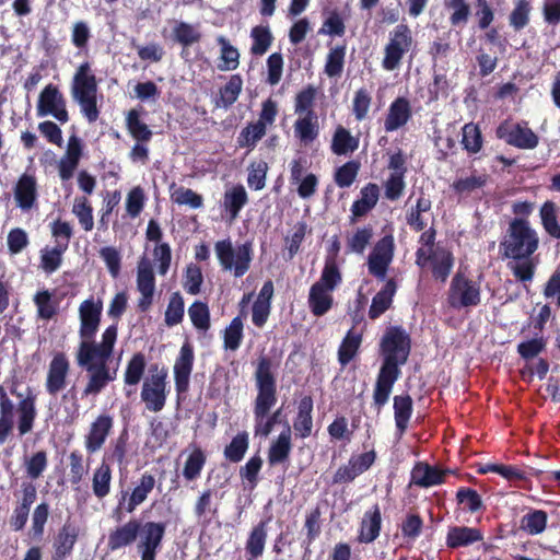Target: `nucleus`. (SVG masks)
I'll use <instances>...</instances> for the list:
<instances>
[{
  "instance_id": "obj_1",
  "label": "nucleus",
  "mask_w": 560,
  "mask_h": 560,
  "mask_svg": "<svg viewBox=\"0 0 560 560\" xmlns=\"http://www.w3.org/2000/svg\"><path fill=\"white\" fill-rule=\"evenodd\" d=\"M118 326L109 325L102 334L98 346H82L75 351V363L86 373V383L81 392V399L97 397L116 381L118 364L112 366L110 358L117 341Z\"/></svg>"
},
{
  "instance_id": "obj_2",
  "label": "nucleus",
  "mask_w": 560,
  "mask_h": 560,
  "mask_svg": "<svg viewBox=\"0 0 560 560\" xmlns=\"http://www.w3.org/2000/svg\"><path fill=\"white\" fill-rule=\"evenodd\" d=\"M411 351V338L400 326H389L380 341V353L383 358L374 390L373 404L377 411L388 402L394 384L401 375L400 366L408 361Z\"/></svg>"
},
{
  "instance_id": "obj_3",
  "label": "nucleus",
  "mask_w": 560,
  "mask_h": 560,
  "mask_svg": "<svg viewBox=\"0 0 560 560\" xmlns=\"http://www.w3.org/2000/svg\"><path fill=\"white\" fill-rule=\"evenodd\" d=\"M539 247V236L530 226L528 220L515 218L509 223V228L499 245L502 258L512 259L509 262L515 279L520 282H530L535 276L538 260L533 255Z\"/></svg>"
},
{
  "instance_id": "obj_4",
  "label": "nucleus",
  "mask_w": 560,
  "mask_h": 560,
  "mask_svg": "<svg viewBox=\"0 0 560 560\" xmlns=\"http://www.w3.org/2000/svg\"><path fill=\"white\" fill-rule=\"evenodd\" d=\"M254 378L257 389L253 408L255 434L268 436L275 425L280 422L282 412V409L279 408L269 415L277 404V378L271 358L265 354L258 358Z\"/></svg>"
},
{
  "instance_id": "obj_5",
  "label": "nucleus",
  "mask_w": 560,
  "mask_h": 560,
  "mask_svg": "<svg viewBox=\"0 0 560 560\" xmlns=\"http://www.w3.org/2000/svg\"><path fill=\"white\" fill-rule=\"evenodd\" d=\"M36 418V397L34 395H26L15 405L7 388L0 384V445L13 436L15 429L20 438L31 433Z\"/></svg>"
},
{
  "instance_id": "obj_6",
  "label": "nucleus",
  "mask_w": 560,
  "mask_h": 560,
  "mask_svg": "<svg viewBox=\"0 0 560 560\" xmlns=\"http://www.w3.org/2000/svg\"><path fill=\"white\" fill-rule=\"evenodd\" d=\"M72 97L80 105L81 113L89 122L98 119L97 81L88 61L81 63L74 73Z\"/></svg>"
},
{
  "instance_id": "obj_7",
  "label": "nucleus",
  "mask_w": 560,
  "mask_h": 560,
  "mask_svg": "<svg viewBox=\"0 0 560 560\" xmlns=\"http://www.w3.org/2000/svg\"><path fill=\"white\" fill-rule=\"evenodd\" d=\"M214 250L222 269L233 271L236 278L243 277L249 270L253 260L250 242L234 248L230 238L221 240L214 244Z\"/></svg>"
},
{
  "instance_id": "obj_8",
  "label": "nucleus",
  "mask_w": 560,
  "mask_h": 560,
  "mask_svg": "<svg viewBox=\"0 0 560 560\" xmlns=\"http://www.w3.org/2000/svg\"><path fill=\"white\" fill-rule=\"evenodd\" d=\"M415 45L412 31L406 23L396 25L388 34V40L383 49L382 67L386 71L398 69L404 57Z\"/></svg>"
},
{
  "instance_id": "obj_9",
  "label": "nucleus",
  "mask_w": 560,
  "mask_h": 560,
  "mask_svg": "<svg viewBox=\"0 0 560 560\" xmlns=\"http://www.w3.org/2000/svg\"><path fill=\"white\" fill-rule=\"evenodd\" d=\"M150 377H147L141 387V400L144 402L145 408L152 412L161 411L166 404L167 398V371L165 369L159 370V365H151Z\"/></svg>"
},
{
  "instance_id": "obj_10",
  "label": "nucleus",
  "mask_w": 560,
  "mask_h": 560,
  "mask_svg": "<svg viewBox=\"0 0 560 560\" xmlns=\"http://www.w3.org/2000/svg\"><path fill=\"white\" fill-rule=\"evenodd\" d=\"M103 312V302L93 296L84 300L79 306L80 328L79 336L80 342L77 349L82 346H98L100 342L95 341L96 332L98 331Z\"/></svg>"
},
{
  "instance_id": "obj_11",
  "label": "nucleus",
  "mask_w": 560,
  "mask_h": 560,
  "mask_svg": "<svg viewBox=\"0 0 560 560\" xmlns=\"http://www.w3.org/2000/svg\"><path fill=\"white\" fill-rule=\"evenodd\" d=\"M481 302L480 284L463 272L457 271L452 278L447 303L453 308L477 306Z\"/></svg>"
},
{
  "instance_id": "obj_12",
  "label": "nucleus",
  "mask_w": 560,
  "mask_h": 560,
  "mask_svg": "<svg viewBox=\"0 0 560 560\" xmlns=\"http://www.w3.org/2000/svg\"><path fill=\"white\" fill-rule=\"evenodd\" d=\"M495 136L506 144L521 150H533L539 143V137L528 127L527 121L514 122L505 119L497 127Z\"/></svg>"
},
{
  "instance_id": "obj_13",
  "label": "nucleus",
  "mask_w": 560,
  "mask_h": 560,
  "mask_svg": "<svg viewBox=\"0 0 560 560\" xmlns=\"http://www.w3.org/2000/svg\"><path fill=\"white\" fill-rule=\"evenodd\" d=\"M37 117L52 116L60 124L69 121L67 100L58 85L49 83L39 93L36 105Z\"/></svg>"
},
{
  "instance_id": "obj_14",
  "label": "nucleus",
  "mask_w": 560,
  "mask_h": 560,
  "mask_svg": "<svg viewBox=\"0 0 560 560\" xmlns=\"http://www.w3.org/2000/svg\"><path fill=\"white\" fill-rule=\"evenodd\" d=\"M141 530L138 534L139 540L137 551L141 560H156L158 553L162 549V544L166 534L165 522L140 521Z\"/></svg>"
},
{
  "instance_id": "obj_15",
  "label": "nucleus",
  "mask_w": 560,
  "mask_h": 560,
  "mask_svg": "<svg viewBox=\"0 0 560 560\" xmlns=\"http://www.w3.org/2000/svg\"><path fill=\"white\" fill-rule=\"evenodd\" d=\"M395 243L392 235H385L374 245L368 258L369 272L376 279L384 280L394 258Z\"/></svg>"
},
{
  "instance_id": "obj_16",
  "label": "nucleus",
  "mask_w": 560,
  "mask_h": 560,
  "mask_svg": "<svg viewBox=\"0 0 560 560\" xmlns=\"http://www.w3.org/2000/svg\"><path fill=\"white\" fill-rule=\"evenodd\" d=\"M70 373V361L65 352H57L48 364L45 388L46 392L56 396L67 386Z\"/></svg>"
},
{
  "instance_id": "obj_17",
  "label": "nucleus",
  "mask_w": 560,
  "mask_h": 560,
  "mask_svg": "<svg viewBox=\"0 0 560 560\" xmlns=\"http://www.w3.org/2000/svg\"><path fill=\"white\" fill-rule=\"evenodd\" d=\"M195 353L194 347L186 341L180 347L179 353L174 363L175 389L178 395L185 394L189 389L190 374L194 369Z\"/></svg>"
},
{
  "instance_id": "obj_18",
  "label": "nucleus",
  "mask_w": 560,
  "mask_h": 560,
  "mask_svg": "<svg viewBox=\"0 0 560 560\" xmlns=\"http://www.w3.org/2000/svg\"><path fill=\"white\" fill-rule=\"evenodd\" d=\"M114 428V417L109 413L98 415L90 424L89 432L84 436V446L89 454L98 452L105 444Z\"/></svg>"
},
{
  "instance_id": "obj_19",
  "label": "nucleus",
  "mask_w": 560,
  "mask_h": 560,
  "mask_svg": "<svg viewBox=\"0 0 560 560\" xmlns=\"http://www.w3.org/2000/svg\"><path fill=\"white\" fill-rule=\"evenodd\" d=\"M137 290L140 292L137 307L144 313L150 310L155 291L154 272L151 264L144 258L141 259L137 269Z\"/></svg>"
},
{
  "instance_id": "obj_20",
  "label": "nucleus",
  "mask_w": 560,
  "mask_h": 560,
  "mask_svg": "<svg viewBox=\"0 0 560 560\" xmlns=\"http://www.w3.org/2000/svg\"><path fill=\"white\" fill-rule=\"evenodd\" d=\"M15 205L26 212L37 206L38 185L34 174L23 173L13 186Z\"/></svg>"
},
{
  "instance_id": "obj_21",
  "label": "nucleus",
  "mask_w": 560,
  "mask_h": 560,
  "mask_svg": "<svg viewBox=\"0 0 560 560\" xmlns=\"http://www.w3.org/2000/svg\"><path fill=\"white\" fill-rule=\"evenodd\" d=\"M412 118V107L410 101L405 96L396 97L387 109L384 119V130L394 132L405 127Z\"/></svg>"
},
{
  "instance_id": "obj_22",
  "label": "nucleus",
  "mask_w": 560,
  "mask_h": 560,
  "mask_svg": "<svg viewBox=\"0 0 560 560\" xmlns=\"http://www.w3.org/2000/svg\"><path fill=\"white\" fill-rule=\"evenodd\" d=\"M155 487V478L149 472L141 475L139 482L129 494L128 491L121 492V498L118 501V509H120L127 501L125 510L128 513H132L140 504H142L148 495L152 492Z\"/></svg>"
},
{
  "instance_id": "obj_23",
  "label": "nucleus",
  "mask_w": 560,
  "mask_h": 560,
  "mask_svg": "<svg viewBox=\"0 0 560 560\" xmlns=\"http://www.w3.org/2000/svg\"><path fill=\"white\" fill-rule=\"evenodd\" d=\"M78 536V528L74 525L63 524L54 538L49 560H67L73 552Z\"/></svg>"
},
{
  "instance_id": "obj_24",
  "label": "nucleus",
  "mask_w": 560,
  "mask_h": 560,
  "mask_svg": "<svg viewBox=\"0 0 560 560\" xmlns=\"http://www.w3.org/2000/svg\"><path fill=\"white\" fill-rule=\"evenodd\" d=\"M140 520L131 518L121 526H117L110 530L107 538V548L110 551H116L127 546L132 545L140 533Z\"/></svg>"
},
{
  "instance_id": "obj_25",
  "label": "nucleus",
  "mask_w": 560,
  "mask_h": 560,
  "mask_svg": "<svg viewBox=\"0 0 560 560\" xmlns=\"http://www.w3.org/2000/svg\"><path fill=\"white\" fill-rule=\"evenodd\" d=\"M292 451V431L289 423H285V428L280 432L278 438L271 442L267 458L270 466L285 464L290 459Z\"/></svg>"
},
{
  "instance_id": "obj_26",
  "label": "nucleus",
  "mask_w": 560,
  "mask_h": 560,
  "mask_svg": "<svg viewBox=\"0 0 560 560\" xmlns=\"http://www.w3.org/2000/svg\"><path fill=\"white\" fill-rule=\"evenodd\" d=\"M382 529V514L378 504H374L365 511L359 530L358 540L362 544H371L380 536Z\"/></svg>"
},
{
  "instance_id": "obj_27",
  "label": "nucleus",
  "mask_w": 560,
  "mask_h": 560,
  "mask_svg": "<svg viewBox=\"0 0 560 560\" xmlns=\"http://www.w3.org/2000/svg\"><path fill=\"white\" fill-rule=\"evenodd\" d=\"M380 198V187L374 183H369L360 190V198L351 206L350 222L354 223L358 218L366 215L377 203Z\"/></svg>"
},
{
  "instance_id": "obj_28",
  "label": "nucleus",
  "mask_w": 560,
  "mask_h": 560,
  "mask_svg": "<svg viewBox=\"0 0 560 560\" xmlns=\"http://www.w3.org/2000/svg\"><path fill=\"white\" fill-rule=\"evenodd\" d=\"M313 408L314 401L312 396H303L298 405V413L293 421L295 435L306 439L312 434L313 430Z\"/></svg>"
},
{
  "instance_id": "obj_29",
  "label": "nucleus",
  "mask_w": 560,
  "mask_h": 560,
  "mask_svg": "<svg viewBox=\"0 0 560 560\" xmlns=\"http://www.w3.org/2000/svg\"><path fill=\"white\" fill-rule=\"evenodd\" d=\"M397 291L395 279H388L383 288L373 296L369 308V317L372 320L381 317L387 310L392 307L394 296Z\"/></svg>"
},
{
  "instance_id": "obj_30",
  "label": "nucleus",
  "mask_w": 560,
  "mask_h": 560,
  "mask_svg": "<svg viewBox=\"0 0 560 560\" xmlns=\"http://www.w3.org/2000/svg\"><path fill=\"white\" fill-rule=\"evenodd\" d=\"M448 470L440 469L427 463H418L411 472V481L422 488L442 485Z\"/></svg>"
},
{
  "instance_id": "obj_31",
  "label": "nucleus",
  "mask_w": 560,
  "mask_h": 560,
  "mask_svg": "<svg viewBox=\"0 0 560 560\" xmlns=\"http://www.w3.org/2000/svg\"><path fill=\"white\" fill-rule=\"evenodd\" d=\"M483 539L480 529L468 526H453L446 535V546L451 549L467 547Z\"/></svg>"
},
{
  "instance_id": "obj_32",
  "label": "nucleus",
  "mask_w": 560,
  "mask_h": 560,
  "mask_svg": "<svg viewBox=\"0 0 560 560\" xmlns=\"http://www.w3.org/2000/svg\"><path fill=\"white\" fill-rule=\"evenodd\" d=\"M454 255L445 247H436L435 256L430 264L431 273L434 280L445 283L454 267Z\"/></svg>"
},
{
  "instance_id": "obj_33",
  "label": "nucleus",
  "mask_w": 560,
  "mask_h": 560,
  "mask_svg": "<svg viewBox=\"0 0 560 560\" xmlns=\"http://www.w3.org/2000/svg\"><path fill=\"white\" fill-rule=\"evenodd\" d=\"M267 524L268 521H260L252 528L245 544L247 560H256L262 556L267 540Z\"/></svg>"
},
{
  "instance_id": "obj_34",
  "label": "nucleus",
  "mask_w": 560,
  "mask_h": 560,
  "mask_svg": "<svg viewBox=\"0 0 560 560\" xmlns=\"http://www.w3.org/2000/svg\"><path fill=\"white\" fill-rule=\"evenodd\" d=\"M293 131L301 143L307 145L315 141L319 135V124L317 115L299 116L294 121Z\"/></svg>"
},
{
  "instance_id": "obj_35",
  "label": "nucleus",
  "mask_w": 560,
  "mask_h": 560,
  "mask_svg": "<svg viewBox=\"0 0 560 560\" xmlns=\"http://www.w3.org/2000/svg\"><path fill=\"white\" fill-rule=\"evenodd\" d=\"M362 340L363 334L361 331H355L353 327L347 331L338 348V362L341 366H346L355 358Z\"/></svg>"
},
{
  "instance_id": "obj_36",
  "label": "nucleus",
  "mask_w": 560,
  "mask_h": 560,
  "mask_svg": "<svg viewBox=\"0 0 560 560\" xmlns=\"http://www.w3.org/2000/svg\"><path fill=\"white\" fill-rule=\"evenodd\" d=\"M334 298L329 291L320 288L319 284H313L308 293V307L316 317L324 316L332 307Z\"/></svg>"
},
{
  "instance_id": "obj_37",
  "label": "nucleus",
  "mask_w": 560,
  "mask_h": 560,
  "mask_svg": "<svg viewBox=\"0 0 560 560\" xmlns=\"http://www.w3.org/2000/svg\"><path fill=\"white\" fill-rule=\"evenodd\" d=\"M359 148V138L353 137L343 126L339 125L332 135L330 149L336 155H347Z\"/></svg>"
},
{
  "instance_id": "obj_38",
  "label": "nucleus",
  "mask_w": 560,
  "mask_h": 560,
  "mask_svg": "<svg viewBox=\"0 0 560 560\" xmlns=\"http://www.w3.org/2000/svg\"><path fill=\"white\" fill-rule=\"evenodd\" d=\"M548 523V514L544 510L529 509L521 517L520 529L527 535L536 536L545 532Z\"/></svg>"
},
{
  "instance_id": "obj_39",
  "label": "nucleus",
  "mask_w": 560,
  "mask_h": 560,
  "mask_svg": "<svg viewBox=\"0 0 560 560\" xmlns=\"http://www.w3.org/2000/svg\"><path fill=\"white\" fill-rule=\"evenodd\" d=\"M248 202V196L243 185L238 184L228 189L223 197V207L232 220L236 219Z\"/></svg>"
},
{
  "instance_id": "obj_40",
  "label": "nucleus",
  "mask_w": 560,
  "mask_h": 560,
  "mask_svg": "<svg viewBox=\"0 0 560 560\" xmlns=\"http://www.w3.org/2000/svg\"><path fill=\"white\" fill-rule=\"evenodd\" d=\"M126 128L131 138L137 142H150L153 137L152 130L141 120L139 110L135 108L127 113Z\"/></svg>"
},
{
  "instance_id": "obj_41",
  "label": "nucleus",
  "mask_w": 560,
  "mask_h": 560,
  "mask_svg": "<svg viewBox=\"0 0 560 560\" xmlns=\"http://www.w3.org/2000/svg\"><path fill=\"white\" fill-rule=\"evenodd\" d=\"M112 468L105 459L94 469L92 476V490L96 498L103 499L110 492Z\"/></svg>"
},
{
  "instance_id": "obj_42",
  "label": "nucleus",
  "mask_w": 560,
  "mask_h": 560,
  "mask_svg": "<svg viewBox=\"0 0 560 560\" xmlns=\"http://www.w3.org/2000/svg\"><path fill=\"white\" fill-rule=\"evenodd\" d=\"M394 417L395 424L400 435H402L412 415V398L409 395H397L394 397Z\"/></svg>"
},
{
  "instance_id": "obj_43",
  "label": "nucleus",
  "mask_w": 560,
  "mask_h": 560,
  "mask_svg": "<svg viewBox=\"0 0 560 560\" xmlns=\"http://www.w3.org/2000/svg\"><path fill=\"white\" fill-rule=\"evenodd\" d=\"M243 86V80L240 74H233L229 81L219 90V97L215 100L217 107L229 108L238 98Z\"/></svg>"
},
{
  "instance_id": "obj_44",
  "label": "nucleus",
  "mask_w": 560,
  "mask_h": 560,
  "mask_svg": "<svg viewBox=\"0 0 560 560\" xmlns=\"http://www.w3.org/2000/svg\"><path fill=\"white\" fill-rule=\"evenodd\" d=\"M128 441L129 434L127 429H124L119 435L112 441L109 452L104 456L105 462L116 463L119 467L126 468L128 465L127 453H128Z\"/></svg>"
},
{
  "instance_id": "obj_45",
  "label": "nucleus",
  "mask_w": 560,
  "mask_h": 560,
  "mask_svg": "<svg viewBox=\"0 0 560 560\" xmlns=\"http://www.w3.org/2000/svg\"><path fill=\"white\" fill-rule=\"evenodd\" d=\"M267 129L262 122H249L244 127L237 136L236 142L238 148H245L248 152L256 148V144L266 136Z\"/></svg>"
},
{
  "instance_id": "obj_46",
  "label": "nucleus",
  "mask_w": 560,
  "mask_h": 560,
  "mask_svg": "<svg viewBox=\"0 0 560 560\" xmlns=\"http://www.w3.org/2000/svg\"><path fill=\"white\" fill-rule=\"evenodd\" d=\"M223 348L230 351H236L244 339V322L241 315L235 316L225 327L222 334Z\"/></svg>"
},
{
  "instance_id": "obj_47",
  "label": "nucleus",
  "mask_w": 560,
  "mask_h": 560,
  "mask_svg": "<svg viewBox=\"0 0 560 560\" xmlns=\"http://www.w3.org/2000/svg\"><path fill=\"white\" fill-rule=\"evenodd\" d=\"M217 43L220 46V63L218 65L221 71H232L240 66V52L228 38L220 35L217 37Z\"/></svg>"
},
{
  "instance_id": "obj_48",
  "label": "nucleus",
  "mask_w": 560,
  "mask_h": 560,
  "mask_svg": "<svg viewBox=\"0 0 560 560\" xmlns=\"http://www.w3.org/2000/svg\"><path fill=\"white\" fill-rule=\"evenodd\" d=\"M249 446V435L246 431L238 432L231 442L225 445L223 455L231 463L237 464L243 460Z\"/></svg>"
},
{
  "instance_id": "obj_49",
  "label": "nucleus",
  "mask_w": 560,
  "mask_h": 560,
  "mask_svg": "<svg viewBox=\"0 0 560 560\" xmlns=\"http://www.w3.org/2000/svg\"><path fill=\"white\" fill-rule=\"evenodd\" d=\"M147 368V359L142 352H136L127 362L124 373V383L127 386H136L143 377Z\"/></svg>"
},
{
  "instance_id": "obj_50",
  "label": "nucleus",
  "mask_w": 560,
  "mask_h": 560,
  "mask_svg": "<svg viewBox=\"0 0 560 560\" xmlns=\"http://www.w3.org/2000/svg\"><path fill=\"white\" fill-rule=\"evenodd\" d=\"M462 145L469 154H477L483 147V137L477 124L468 122L462 128Z\"/></svg>"
},
{
  "instance_id": "obj_51",
  "label": "nucleus",
  "mask_w": 560,
  "mask_h": 560,
  "mask_svg": "<svg viewBox=\"0 0 560 560\" xmlns=\"http://www.w3.org/2000/svg\"><path fill=\"white\" fill-rule=\"evenodd\" d=\"M252 47L250 52L254 56L265 55L272 44L273 36L268 25H256L250 31Z\"/></svg>"
},
{
  "instance_id": "obj_52",
  "label": "nucleus",
  "mask_w": 560,
  "mask_h": 560,
  "mask_svg": "<svg viewBox=\"0 0 560 560\" xmlns=\"http://www.w3.org/2000/svg\"><path fill=\"white\" fill-rule=\"evenodd\" d=\"M317 96V89L308 84L304 89H302L296 95L294 100V113L298 116L305 115H317L314 110V105Z\"/></svg>"
},
{
  "instance_id": "obj_53",
  "label": "nucleus",
  "mask_w": 560,
  "mask_h": 560,
  "mask_svg": "<svg viewBox=\"0 0 560 560\" xmlns=\"http://www.w3.org/2000/svg\"><path fill=\"white\" fill-rule=\"evenodd\" d=\"M207 455L198 446H196L188 455L184 468L183 476L187 481L196 480L200 477V474L206 465Z\"/></svg>"
},
{
  "instance_id": "obj_54",
  "label": "nucleus",
  "mask_w": 560,
  "mask_h": 560,
  "mask_svg": "<svg viewBox=\"0 0 560 560\" xmlns=\"http://www.w3.org/2000/svg\"><path fill=\"white\" fill-rule=\"evenodd\" d=\"M67 250V244H56L51 249L40 252V268L48 275L57 271L62 262V255Z\"/></svg>"
},
{
  "instance_id": "obj_55",
  "label": "nucleus",
  "mask_w": 560,
  "mask_h": 560,
  "mask_svg": "<svg viewBox=\"0 0 560 560\" xmlns=\"http://www.w3.org/2000/svg\"><path fill=\"white\" fill-rule=\"evenodd\" d=\"M173 39L183 47H189L201 40V33L187 22H177L172 32Z\"/></svg>"
},
{
  "instance_id": "obj_56",
  "label": "nucleus",
  "mask_w": 560,
  "mask_h": 560,
  "mask_svg": "<svg viewBox=\"0 0 560 560\" xmlns=\"http://www.w3.org/2000/svg\"><path fill=\"white\" fill-rule=\"evenodd\" d=\"M540 219L545 231L555 238H560V224L557 220V206L553 201L547 200L540 208Z\"/></svg>"
},
{
  "instance_id": "obj_57",
  "label": "nucleus",
  "mask_w": 560,
  "mask_h": 560,
  "mask_svg": "<svg viewBox=\"0 0 560 560\" xmlns=\"http://www.w3.org/2000/svg\"><path fill=\"white\" fill-rule=\"evenodd\" d=\"M540 219L545 231L555 238H560V224L557 220V206L553 201L547 200L540 208Z\"/></svg>"
},
{
  "instance_id": "obj_58",
  "label": "nucleus",
  "mask_w": 560,
  "mask_h": 560,
  "mask_svg": "<svg viewBox=\"0 0 560 560\" xmlns=\"http://www.w3.org/2000/svg\"><path fill=\"white\" fill-rule=\"evenodd\" d=\"M33 301L40 319L49 320L58 313V303L52 300V294L48 290L38 291Z\"/></svg>"
},
{
  "instance_id": "obj_59",
  "label": "nucleus",
  "mask_w": 560,
  "mask_h": 560,
  "mask_svg": "<svg viewBox=\"0 0 560 560\" xmlns=\"http://www.w3.org/2000/svg\"><path fill=\"white\" fill-rule=\"evenodd\" d=\"M342 281L341 272L335 258L327 259L323 268L320 278L314 284H319L326 291H334Z\"/></svg>"
},
{
  "instance_id": "obj_60",
  "label": "nucleus",
  "mask_w": 560,
  "mask_h": 560,
  "mask_svg": "<svg viewBox=\"0 0 560 560\" xmlns=\"http://www.w3.org/2000/svg\"><path fill=\"white\" fill-rule=\"evenodd\" d=\"M72 213L78 218L81 228L90 232L94 228L93 208L86 197H75Z\"/></svg>"
},
{
  "instance_id": "obj_61",
  "label": "nucleus",
  "mask_w": 560,
  "mask_h": 560,
  "mask_svg": "<svg viewBox=\"0 0 560 560\" xmlns=\"http://www.w3.org/2000/svg\"><path fill=\"white\" fill-rule=\"evenodd\" d=\"M185 314V302L180 292H174L170 296V301L165 311L164 322L167 327H173L183 322Z\"/></svg>"
},
{
  "instance_id": "obj_62",
  "label": "nucleus",
  "mask_w": 560,
  "mask_h": 560,
  "mask_svg": "<svg viewBox=\"0 0 560 560\" xmlns=\"http://www.w3.org/2000/svg\"><path fill=\"white\" fill-rule=\"evenodd\" d=\"M456 500L465 511L471 514L485 509L481 495L472 488L460 487L456 492Z\"/></svg>"
},
{
  "instance_id": "obj_63",
  "label": "nucleus",
  "mask_w": 560,
  "mask_h": 560,
  "mask_svg": "<svg viewBox=\"0 0 560 560\" xmlns=\"http://www.w3.org/2000/svg\"><path fill=\"white\" fill-rule=\"evenodd\" d=\"M423 529V520L418 513H408L400 524L401 536L406 542H415Z\"/></svg>"
},
{
  "instance_id": "obj_64",
  "label": "nucleus",
  "mask_w": 560,
  "mask_h": 560,
  "mask_svg": "<svg viewBox=\"0 0 560 560\" xmlns=\"http://www.w3.org/2000/svg\"><path fill=\"white\" fill-rule=\"evenodd\" d=\"M359 171L360 163L358 161H348L336 170L334 180L340 188L350 187L354 183Z\"/></svg>"
}]
</instances>
